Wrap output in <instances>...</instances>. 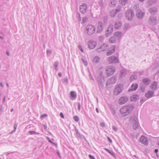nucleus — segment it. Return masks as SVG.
<instances>
[{"mask_svg": "<svg viewBox=\"0 0 159 159\" xmlns=\"http://www.w3.org/2000/svg\"><path fill=\"white\" fill-rule=\"evenodd\" d=\"M123 89V86L120 84H118L114 89V93L115 95H118L121 92Z\"/></svg>", "mask_w": 159, "mask_h": 159, "instance_id": "nucleus-7", "label": "nucleus"}, {"mask_svg": "<svg viewBox=\"0 0 159 159\" xmlns=\"http://www.w3.org/2000/svg\"><path fill=\"white\" fill-rule=\"evenodd\" d=\"M137 78V76L136 75H132L130 77V81H132L134 80H136Z\"/></svg>", "mask_w": 159, "mask_h": 159, "instance_id": "nucleus-34", "label": "nucleus"}, {"mask_svg": "<svg viewBox=\"0 0 159 159\" xmlns=\"http://www.w3.org/2000/svg\"><path fill=\"white\" fill-rule=\"evenodd\" d=\"M6 54H7V55L8 56H9V52L8 51H7L6 52Z\"/></svg>", "mask_w": 159, "mask_h": 159, "instance_id": "nucleus-64", "label": "nucleus"}, {"mask_svg": "<svg viewBox=\"0 0 159 159\" xmlns=\"http://www.w3.org/2000/svg\"><path fill=\"white\" fill-rule=\"evenodd\" d=\"M100 60V58L98 56H96L93 59L94 62L96 63H98Z\"/></svg>", "mask_w": 159, "mask_h": 159, "instance_id": "nucleus-36", "label": "nucleus"}, {"mask_svg": "<svg viewBox=\"0 0 159 159\" xmlns=\"http://www.w3.org/2000/svg\"><path fill=\"white\" fill-rule=\"evenodd\" d=\"M58 75L59 77H61L62 76V74L61 72H59L58 74Z\"/></svg>", "mask_w": 159, "mask_h": 159, "instance_id": "nucleus-59", "label": "nucleus"}, {"mask_svg": "<svg viewBox=\"0 0 159 159\" xmlns=\"http://www.w3.org/2000/svg\"><path fill=\"white\" fill-rule=\"evenodd\" d=\"M78 111H80V103L78 102Z\"/></svg>", "mask_w": 159, "mask_h": 159, "instance_id": "nucleus-53", "label": "nucleus"}, {"mask_svg": "<svg viewBox=\"0 0 159 159\" xmlns=\"http://www.w3.org/2000/svg\"><path fill=\"white\" fill-rule=\"evenodd\" d=\"M96 42L93 41H90L88 43V47L90 49H93L96 45Z\"/></svg>", "mask_w": 159, "mask_h": 159, "instance_id": "nucleus-14", "label": "nucleus"}, {"mask_svg": "<svg viewBox=\"0 0 159 159\" xmlns=\"http://www.w3.org/2000/svg\"><path fill=\"white\" fill-rule=\"evenodd\" d=\"M28 133L30 134H37V133H36L34 131H29L28 132Z\"/></svg>", "mask_w": 159, "mask_h": 159, "instance_id": "nucleus-46", "label": "nucleus"}, {"mask_svg": "<svg viewBox=\"0 0 159 159\" xmlns=\"http://www.w3.org/2000/svg\"><path fill=\"white\" fill-rule=\"evenodd\" d=\"M47 139L50 143L52 144L53 143V142L50 139V138L49 137H47Z\"/></svg>", "mask_w": 159, "mask_h": 159, "instance_id": "nucleus-56", "label": "nucleus"}, {"mask_svg": "<svg viewBox=\"0 0 159 159\" xmlns=\"http://www.w3.org/2000/svg\"><path fill=\"white\" fill-rule=\"evenodd\" d=\"M127 1V0H119L120 2L122 5H125Z\"/></svg>", "mask_w": 159, "mask_h": 159, "instance_id": "nucleus-37", "label": "nucleus"}, {"mask_svg": "<svg viewBox=\"0 0 159 159\" xmlns=\"http://www.w3.org/2000/svg\"><path fill=\"white\" fill-rule=\"evenodd\" d=\"M70 96L71 97V99L72 100L75 99L76 98V93L75 91H71L70 92Z\"/></svg>", "mask_w": 159, "mask_h": 159, "instance_id": "nucleus-25", "label": "nucleus"}, {"mask_svg": "<svg viewBox=\"0 0 159 159\" xmlns=\"http://www.w3.org/2000/svg\"><path fill=\"white\" fill-rule=\"evenodd\" d=\"M103 28V24L100 22H98V26L97 27V33H99L102 32Z\"/></svg>", "mask_w": 159, "mask_h": 159, "instance_id": "nucleus-17", "label": "nucleus"}, {"mask_svg": "<svg viewBox=\"0 0 159 159\" xmlns=\"http://www.w3.org/2000/svg\"><path fill=\"white\" fill-rule=\"evenodd\" d=\"M146 85L144 84H142L140 85V90L143 92H144L146 88Z\"/></svg>", "mask_w": 159, "mask_h": 159, "instance_id": "nucleus-31", "label": "nucleus"}, {"mask_svg": "<svg viewBox=\"0 0 159 159\" xmlns=\"http://www.w3.org/2000/svg\"><path fill=\"white\" fill-rule=\"evenodd\" d=\"M75 133L76 135L78 138H81V136L80 134L79 133L76 127H75Z\"/></svg>", "mask_w": 159, "mask_h": 159, "instance_id": "nucleus-35", "label": "nucleus"}, {"mask_svg": "<svg viewBox=\"0 0 159 159\" xmlns=\"http://www.w3.org/2000/svg\"><path fill=\"white\" fill-rule=\"evenodd\" d=\"M97 80L98 82V86L100 89H102L103 88V82H104V76L103 75L102 72L100 71L98 73L97 76Z\"/></svg>", "mask_w": 159, "mask_h": 159, "instance_id": "nucleus-2", "label": "nucleus"}, {"mask_svg": "<svg viewBox=\"0 0 159 159\" xmlns=\"http://www.w3.org/2000/svg\"><path fill=\"white\" fill-rule=\"evenodd\" d=\"M113 31V27L112 26H109L107 28V30L106 31V35L107 37H108L110 35L111 33Z\"/></svg>", "mask_w": 159, "mask_h": 159, "instance_id": "nucleus-19", "label": "nucleus"}, {"mask_svg": "<svg viewBox=\"0 0 159 159\" xmlns=\"http://www.w3.org/2000/svg\"><path fill=\"white\" fill-rule=\"evenodd\" d=\"M60 116L63 118H64V116L63 115V113L62 112H61L60 114Z\"/></svg>", "mask_w": 159, "mask_h": 159, "instance_id": "nucleus-57", "label": "nucleus"}, {"mask_svg": "<svg viewBox=\"0 0 159 159\" xmlns=\"http://www.w3.org/2000/svg\"><path fill=\"white\" fill-rule=\"evenodd\" d=\"M114 35L116 36H117L118 37H120L121 34V32H116L114 33Z\"/></svg>", "mask_w": 159, "mask_h": 159, "instance_id": "nucleus-39", "label": "nucleus"}, {"mask_svg": "<svg viewBox=\"0 0 159 159\" xmlns=\"http://www.w3.org/2000/svg\"><path fill=\"white\" fill-rule=\"evenodd\" d=\"M142 81L143 84L146 86H148L151 83L150 79L148 78H145L143 79Z\"/></svg>", "mask_w": 159, "mask_h": 159, "instance_id": "nucleus-20", "label": "nucleus"}, {"mask_svg": "<svg viewBox=\"0 0 159 159\" xmlns=\"http://www.w3.org/2000/svg\"><path fill=\"white\" fill-rule=\"evenodd\" d=\"M87 6L85 3H83L80 6V11L83 14L87 10Z\"/></svg>", "mask_w": 159, "mask_h": 159, "instance_id": "nucleus-16", "label": "nucleus"}, {"mask_svg": "<svg viewBox=\"0 0 159 159\" xmlns=\"http://www.w3.org/2000/svg\"><path fill=\"white\" fill-rule=\"evenodd\" d=\"M139 141L142 144L145 145L147 146L148 144V142L147 138L143 136H142L140 137Z\"/></svg>", "mask_w": 159, "mask_h": 159, "instance_id": "nucleus-13", "label": "nucleus"}, {"mask_svg": "<svg viewBox=\"0 0 159 159\" xmlns=\"http://www.w3.org/2000/svg\"><path fill=\"white\" fill-rule=\"evenodd\" d=\"M108 60L110 64H113L119 62V59L116 56H112L108 58Z\"/></svg>", "mask_w": 159, "mask_h": 159, "instance_id": "nucleus-6", "label": "nucleus"}, {"mask_svg": "<svg viewBox=\"0 0 159 159\" xmlns=\"http://www.w3.org/2000/svg\"><path fill=\"white\" fill-rule=\"evenodd\" d=\"M154 92L151 91L150 90H149L147 93H146L145 94V96L146 97L149 98L152 97V96L154 94Z\"/></svg>", "mask_w": 159, "mask_h": 159, "instance_id": "nucleus-27", "label": "nucleus"}, {"mask_svg": "<svg viewBox=\"0 0 159 159\" xmlns=\"http://www.w3.org/2000/svg\"><path fill=\"white\" fill-rule=\"evenodd\" d=\"M115 47L114 46H112L111 48V50H109L107 53V56L111 55L114 53L115 52Z\"/></svg>", "mask_w": 159, "mask_h": 159, "instance_id": "nucleus-23", "label": "nucleus"}, {"mask_svg": "<svg viewBox=\"0 0 159 159\" xmlns=\"http://www.w3.org/2000/svg\"><path fill=\"white\" fill-rule=\"evenodd\" d=\"M81 60L82 61L84 64L85 66H87V62L86 61H85L83 58H81Z\"/></svg>", "mask_w": 159, "mask_h": 159, "instance_id": "nucleus-44", "label": "nucleus"}, {"mask_svg": "<svg viewBox=\"0 0 159 159\" xmlns=\"http://www.w3.org/2000/svg\"><path fill=\"white\" fill-rule=\"evenodd\" d=\"M58 64V61H55L54 64V67L55 69L57 71L58 70L57 67Z\"/></svg>", "mask_w": 159, "mask_h": 159, "instance_id": "nucleus-38", "label": "nucleus"}, {"mask_svg": "<svg viewBox=\"0 0 159 159\" xmlns=\"http://www.w3.org/2000/svg\"><path fill=\"white\" fill-rule=\"evenodd\" d=\"M116 0H110V5L111 6L114 7L116 5Z\"/></svg>", "mask_w": 159, "mask_h": 159, "instance_id": "nucleus-32", "label": "nucleus"}, {"mask_svg": "<svg viewBox=\"0 0 159 159\" xmlns=\"http://www.w3.org/2000/svg\"><path fill=\"white\" fill-rule=\"evenodd\" d=\"M130 120L133 123V128L134 129L136 130L138 129L139 127L138 118L135 116H133L131 118Z\"/></svg>", "mask_w": 159, "mask_h": 159, "instance_id": "nucleus-4", "label": "nucleus"}, {"mask_svg": "<svg viewBox=\"0 0 159 159\" xmlns=\"http://www.w3.org/2000/svg\"><path fill=\"white\" fill-rule=\"evenodd\" d=\"M157 2V0H148L147 4L148 6H151L154 5Z\"/></svg>", "mask_w": 159, "mask_h": 159, "instance_id": "nucleus-26", "label": "nucleus"}, {"mask_svg": "<svg viewBox=\"0 0 159 159\" xmlns=\"http://www.w3.org/2000/svg\"><path fill=\"white\" fill-rule=\"evenodd\" d=\"M89 156L90 159H95L94 157L90 154L89 155Z\"/></svg>", "mask_w": 159, "mask_h": 159, "instance_id": "nucleus-52", "label": "nucleus"}, {"mask_svg": "<svg viewBox=\"0 0 159 159\" xmlns=\"http://www.w3.org/2000/svg\"><path fill=\"white\" fill-rule=\"evenodd\" d=\"M73 118L75 121L76 122H78L79 120V119L77 116H74Z\"/></svg>", "mask_w": 159, "mask_h": 159, "instance_id": "nucleus-41", "label": "nucleus"}, {"mask_svg": "<svg viewBox=\"0 0 159 159\" xmlns=\"http://www.w3.org/2000/svg\"><path fill=\"white\" fill-rule=\"evenodd\" d=\"M115 71V69L112 66L108 67L106 70V73L108 76L113 75Z\"/></svg>", "mask_w": 159, "mask_h": 159, "instance_id": "nucleus-9", "label": "nucleus"}, {"mask_svg": "<svg viewBox=\"0 0 159 159\" xmlns=\"http://www.w3.org/2000/svg\"><path fill=\"white\" fill-rule=\"evenodd\" d=\"M64 82L66 83V84H67L68 83V79L67 78H65L64 79Z\"/></svg>", "mask_w": 159, "mask_h": 159, "instance_id": "nucleus-45", "label": "nucleus"}, {"mask_svg": "<svg viewBox=\"0 0 159 159\" xmlns=\"http://www.w3.org/2000/svg\"><path fill=\"white\" fill-rule=\"evenodd\" d=\"M5 102V97L4 96L3 100V103H4Z\"/></svg>", "mask_w": 159, "mask_h": 159, "instance_id": "nucleus-61", "label": "nucleus"}, {"mask_svg": "<svg viewBox=\"0 0 159 159\" xmlns=\"http://www.w3.org/2000/svg\"><path fill=\"white\" fill-rule=\"evenodd\" d=\"M103 36H101L99 37V39L100 41H102L103 40Z\"/></svg>", "mask_w": 159, "mask_h": 159, "instance_id": "nucleus-47", "label": "nucleus"}, {"mask_svg": "<svg viewBox=\"0 0 159 159\" xmlns=\"http://www.w3.org/2000/svg\"><path fill=\"white\" fill-rule=\"evenodd\" d=\"M78 48L82 52H83V50L82 48V47L81 45H79Z\"/></svg>", "mask_w": 159, "mask_h": 159, "instance_id": "nucleus-49", "label": "nucleus"}, {"mask_svg": "<svg viewBox=\"0 0 159 159\" xmlns=\"http://www.w3.org/2000/svg\"><path fill=\"white\" fill-rule=\"evenodd\" d=\"M120 73L121 77H124L127 74V70L126 69H123L121 70Z\"/></svg>", "mask_w": 159, "mask_h": 159, "instance_id": "nucleus-29", "label": "nucleus"}, {"mask_svg": "<svg viewBox=\"0 0 159 159\" xmlns=\"http://www.w3.org/2000/svg\"><path fill=\"white\" fill-rule=\"evenodd\" d=\"M107 49V45L106 44H104L96 49L97 52H101L106 50Z\"/></svg>", "mask_w": 159, "mask_h": 159, "instance_id": "nucleus-15", "label": "nucleus"}, {"mask_svg": "<svg viewBox=\"0 0 159 159\" xmlns=\"http://www.w3.org/2000/svg\"><path fill=\"white\" fill-rule=\"evenodd\" d=\"M112 113L113 115H114L115 114L116 112L114 110H113V111Z\"/></svg>", "mask_w": 159, "mask_h": 159, "instance_id": "nucleus-62", "label": "nucleus"}, {"mask_svg": "<svg viewBox=\"0 0 159 159\" xmlns=\"http://www.w3.org/2000/svg\"><path fill=\"white\" fill-rule=\"evenodd\" d=\"M125 16L129 21H131L134 16V11L132 10H128L125 13Z\"/></svg>", "mask_w": 159, "mask_h": 159, "instance_id": "nucleus-5", "label": "nucleus"}, {"mask_svg": "<svg viewBox=\"0 0 159 159\" xmlns=\"http://www.w3.org/2000/svg\"><path fill=\"white\" fill-rule=\"evenodd\" d=\"M158 151V150L157 149H155L154 150V152L156 153H157V152Z\"/></svg>", "mask_w": 159, "mask_h": 159, "instance_id": "nucleus-63", "label": "nucleus"}, {"mask_svg": "<svg viewBox=\"0 0 159 159\" xmlns=\"http://www.w3.org/2000/svg\"><path fill=\"white\" fill-rule=\"evenodd\" d=\"M117 77L115 76L111 77L107 80L106 83L107 85L115 84L117 81Z\"/></svg>", "mask_w": 159, "mask_h": 159, "instance_id": "nucleus-11", "label": "nucleus"}, {"mask_svg": "<svg viewBox=\"0 0 159 159\" xmlns=\"http://www.w3.org/2000/svg\"><path fill=\"white\" fill-rule=\"evenodd\" d=\"M108 141H109L110 142V143H112V140L109 138V137H108Z\"/></svg>", "mask_w": 159, "mask_h": 159, "instance_id": "nucleus-60", "label": "nucleus"}, {"mask_svg": "<svg viewBox=\"0 0 159 159\" xmlns=\"http://www.w3.org/2000/svg\"><path fill=\"white\" fill-rule=\"evenodd\" d=\"M119 11V10H118V9H116V10H113L110 12V15L112 17H114L116 15V14Z\"/></svg>", "mask_w": 159, "mask_h": 159, "instance_id": "nucleus-28", "label": "nucleus"}, {"mask_svg": "<svg viewBox=\"0 0 159 159\" xmlns=\"http://www.w3.org/2000/svg\"><path fill=\"white\" fill-rule=\"evenodd\" d=\"M157 11V8L155 7H152L149 9V12L152 15L155 14Z\"/></svg>", "mask_w": 159, "mask_h": 159, "instance_id": "nucleus-21", "label": "nucleus"}, {"mask_svg": "<svg viewBox=\"0 0 159 159\" xmlns=\"http://www.w3.org/2000/svg\"><path fill=\"white\" fill-rule=\"evenodd\" d=\"M52 53V51L50 50H48L47 51V54H51Z\"/></svg>", "mask_w": 159, "mask_h": 159, "instance_id": "nucleus-55", "label": "nucleus"}, {"mask_svg": "<svg viewBox=\"0 0 159 159\" xmlns=\"http://www.w3.org/2000/svg\"><path fill=\"white\" fill-rule=\"evenodd\" d=\"M108 152L112 156L114 155V153L113 151H111L109 150V152Z\"/></svg>", "mask_w": 159, "mask_h": 159, "instance_id": "nucleus-48", "label": "nucleus"}, {"mask_svg": "<svg viewBox=\"0 0 159 159\" xmlns=\"http://www.w3.org/2000/svg\"><path fill=\"white\" fill-rule=\"evenodd\" d=\"M157 86V82L156 81H154L152 82L151 85H150V87L152 90H154L156 89Z\"/></svg>", "mask_w": 159, "mask_h": 159, "instance_id": "nucleus-22", "label": "nucleus"}, {"mask_svg": "<svg viewBox=\"0 0 159 159\" xmlns=\"http://www.w3.org/2000/svg\"><path fill=\"white\" fill-rule=\"evenodd\" d=\"M128 98L125 96H122L118 100V103L120 105L125 103L128 100Z\"/></svg>", "mask_w": 159, "mask_h": 159, "instance_id": "nucleus-12", "label": "nucleus"}, {"mask_svg": "<svg viewBox=\"0 0 159 159\" xmlns=\"http://www.w3.org/2000/svg\"><path fill=\"white\" fill-rule=\"evenodd\" d=\"M112 129L116 132L117 130V128L115 126H112Z\"/></svg>", "mask_w": 159, "mask_h": 159, "instance_id": "nucleus-51", "label": "nucleus"}, {"mask_svg": "<svg viewBox=\"0 0 159 159\" xmlns=\"http://www.w3.org/2000/svg\"><path fill=\"white\" fill-rule=\"evenodd\" d=\"M17 126V124H16L15 123L14 125V129L12 131V133H13V132H15L16 131V129Z\"/></svg>", "mask_w": 159, "mask_h": 159, "instance_id": "nucleus-42", "label": "nucleus"}, {"mask_svg": "<svg viewBox=\"0 0 159 159\" xmlns=\"http://www.w3.org/2000/svg\"><path fill=\"white\" fill-rule=\"evenodd\" d=\"M47 116H48L47 114H45L44 115H41L40 117V118H44L45 117H47Z\"/></svg>", "mask_w": 159, "mask_h": 159, "instance_id": "nucleus-50", "label": "nucleus"}, {"mask_svg": "<svg viewBox=\"0 0 159 159\" xmlns=\"http://www.w3.org/2000/svg\"><path fill=\"white\" fill-rule=\"evenodd\" d=\"M139 96L137 94H134L130 97V99L131 101L134 102L136 101L139 98Z\"/></svg>", "mask_w": 159, "mask_h": 159, "instance_id": "nucleus-24", "label": "nucleus"}, {"mask_svg": "<svg viewBox=\"0 0 159 159\" xmlns=\"http://www.w3.org/2000/svg\"><path fill=\"white\" fill-rule=\"evenodd\" d=\"M134 107V105L132 104L124 106L120 109V112L123 116H125L132 112Z\"/></svg>", "mask_w": 159, "mask_h": 159, "instance_id": "nucleus-1", "label": "nucleus"}, {"mask_svg": "<svg viewBox=\"0 0 159 159\" xmlns=\"http://www.w3.org/2000/svg\"><path fill=\"white\" fill-rule=\"evenodd\" d=\"M149 24L152 26H154L157 24V19L153 16H150L148 19Z\"/></svg>", "mask_w": 159, "mask_h": 159, "instance_id": "nucleus-8", "label": "nucleus"}, {"mask_svg": "<svg viewBox=\"0 0 159 159\" xmlns=\"http://www.w3.org/2000/svg\"><path fill=\"white\" fill-rule=\"evenodd\" d=\"M109 41L111 43H114L116 42V39L114 36L111 37L109 39Z\"/></svg>", "mask_w": 159, "mask_h": 159, "instance_id": "nucleus-33", "label": "nucleus"}, {"mask_svg": "<svg viewBox=\"0 0 159 159\" xmlns=\"http://www.w3.org/2000/svg\"><path fill=\"white\" fill-rule=\"evenodd\" d=\"M89 78L90 80H94V79L93 78L92 76L91 75H89Z\"/></svg>", "mask_w": 159, "mask_h": 159, "instance_id": "nucleus-58", "label": "nucleus"}, {"mask_svg": "<svg viewBox=\"0 0 159 159\" xmlns=\"http://www.w3.org/2000/svg\"><path fill=\"white\" fill-rule=\"evenodd\" d=\"M100 125L102 127H105V124L104 122H102L100 123Z\"/></svg>", "mask_w": 159, "mask_h": 159, "instance_id": "nucleus-54", "label": "nucleus"}, {"mask_svg": "<svg viewBox=\"0 0 159 159\" xmlns=\"http://www.w3.org/2000/svg\"><path fill=\"white\" fill-rule=\"evenodd\" d=\"M88 20V18L86 17H84L82 19V22L83 23H85Z\"/></svg>", "mask_w": 159, "mask_h": 159, "instance_id": "nucleus-40", "label": "nucleus"}, {"mask_svg": "<svg viewBox=\"0 0 159 159\" xmlns=\"http://www.w3.org/2000/svg\"><path fill=\"white\" fill-rule=\"evenodd\" d=\"M95 27L92 24L88 25L85 27V30L88 35L93 34L95 31Z\"/></svg>", "mask_w": 159, "mask_h": 159, "instance_id": "nucleus-3", "label": "nucleus"}, {"mask_svg": "<svg viewBox=\"0 0 159 159\" xmlns=\"http://www.w3.org/2000/svg\"><path fill=\"white\" fill-rule=\"evenodd\" d=\"M144 12L142 11L141 10L139 9H138L137 10L136 16L139 19H141L143 18L144 17Z\"/></svg>", "mask_w": 159, "mask_h": 159, "instance_id": "nucleus-10", "label": "nucleus"}, {"mask_svg": "<svg viewBox=\"0 0 159 159\" xmlns=\"http://www.w3.org/2000/svg\"><path fill=\"white\" fill-rule=\"evenodd\" d=\"M129 28V25L127 24H125L124 25V28L125 29H128Z\"/></svg>", "mask_w": 159, "mask_h": 159, "instance_id": "nucleus-43", "label": "nucleus"}, {"mask_svg": "<svg viewBox=\"0 0 159 159\" xmlns=\"http://www.w3.org/2000/svg\"><path fill=\"white\" fill-rule=\"evenodd\" d=\"M138 87V84H133L130 88L128 90V92H130L131 91H135Z\"/></svg>", "mask_w": 159, "mask_h": 159, "instance_id": "nucleus-18", "label": "nucleus"}, {"mask_svg": "<svg viewBox=\"0 0 159 159\" xmlns=\"http://www.w3.org/2000/svg\"><path fill=\"white\" fill-rule=\"evenodd\" d=\"M121 23L118 21H117L115 22V27L116 29H118L121 25Z\"/></svg>", "mask_w": 159, "mask_h": 159, "instance_id": "nucleus-30", "label": "nucleus"}]
</instances>
